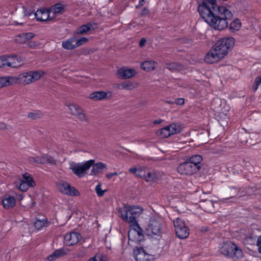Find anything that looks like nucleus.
Segmentation results:
<instances>
[{
  "label": "nucleus",
  "mask_w": 261,
  "mask_h": 261,
  "mask_svg": "<svg viewBox=\"0 0 261 261\" xmlns=\"http://www.w3.org/2000/svg\"><path fill=\"white\" fill-rule=\"evenodd\" d=\"M197 11L205 22L217 30L227 28L228 20L233 16L226 7L217 5L216 0H201Z\"/></svg>",
  "instance_id": "nucleus-1"
},
{
  "label": "nucleus",
  "mask_w": 261,
  "mask_h": 261,
  "mask_svg": "<svg viewBox=\"0 0 261 261\" xmlns=\"http://www.w3.org/2000/svg\"><path fill=\"white\" fill-rule=\"evenodd\" d=\"M143 211V209L137 205H124L120 207L118 213L121 218L125 222L135 224L136 228L128 233L129 241L136 243H140L144 239L143 230L139 225L136 218L139 217Z\"/></svg>",
  "instance_id": "nucleus-2"
},
{
  "label": "nucleus",
  "mask_w": 261,
  "mask_h": 261,
  "mask_svg": "<svg viewBox=\"0 0 261 261\" xmlns=\"http://www.w3.org/2000/svg\"><path fill=\"white\" fill-rule=\"evenodd\" d=\"M219 251L221 254L234 260L243 257L242 250L231 241L224 242L219 247Z\"/></svg>",
  "instance_id": "nucleus-3"
},
{
  "label": "nucleus",
  "mask_w": 261,
  "mask_h": 261,
  "mask_svg": "<svg viewBox=\"0 0 261 261\" xmlns=\"http://www.w3.org/2000/svg\"><path fill=\"white\" fill-rule=\"evenodd\" d=\"M129 172L135 174L138 177L143 178L147 182H155L159 180L160 177L159 172L150 169L146 166L141 167L139 168H131L129 169Z\"/></svg>",
  "instance_id": "nucleus-4"
},
{
  "label": "nucleus",
  "mask_w": 261,
  "mask_h": 261,
  "mask_svg": "<svg viewBox=\"0 0 261 261\" xmlns=\"http://www.w3.org/2000/svg\"><path fill=\"white\" fill-rule=\"evenodd\" d=\"M235 44V40L232 37L223 38L218 40L213 47L216 51L221 54L222 57L228 53L229 50Z\"/></svg>",
  "instance_id": "nucleus-5"
},
{
  "label": "nucleus",
  "mask_w": 261,
  "mask_h": 261,
  "mask_svg": "<svg viewBox=\"0 0 261 261\" xmlns=\"http://www.w3.org/2000/svg\"><path fill=\"white\" fill-rule=\"evenodd\" d=\"M94 163V160H89L84 163H73L69 167L72 172L79 176L82 177L85 175L87 171H88Z\"/></svg>",
  "instance_id": "nucleus-6"
},
{
  "label": "nucleus",
  "mask_w": 261,
  "mask_h": 261,
  "mask_svg": "<svg viewBox=\"0 0 261 261\" xmlns=\"http://www.w3.org/2000/svg\"><path fill=\"white\" fill-rule=\"evenodd\" d=\"M44 73V72L38 70L23 72L19 74L17 76H15L17 79L15 83L21 82L23 80L24 84H29L39 80Z\"/></svg>",
  "instance_id": "nucleus-7"
},
{
  "label": "nucleus",
  "mask_w": 261,
  "mask_h": 261,
  "mask_svg": "<svg viewBox=\"0 0 261 261\" xmlns=\"http://www.w3.org/2000/svg\"><path fill=\"white\" fill-rule=\"evenodd\" d=\"M176 236L181 239H186L190 234V229L185 221L180 218H176L173 221Z\"/></svg>",
  "instance_id": "nucleus-8"
},
{
  "label": "nucleus",
  "mask_w": 261,
  "mask_h": 261,
  "mask_svg": "<svg viewBox=\"0 0 261 261\" xmlns=\"http://www.w3.org/2000/svg\"><path fill=\"white\" fill-rule=\"evenodd\" d=\"M162 224L160 220L154 216L150 217L148 226L146 228V233L149 236H159L161 233Z\"/></svg>",
  "instance_id": "nucleus-9"
},
{
  "label": "nucleus",
  "mask_w": 261,
  "mask_h": 261,
  "mask_svg": "<svg viewBox=\"0 0 261 261\" xmlns=\"http://www.w3.org/2000/svg\"><path fill=\"white\" fill-rule=\"evenodd\" d=\"M58 189L62 193L69 195L70 196H77L79 192L74 187H71L70 185L64 181L60 180L57 183Z\"/></svg>",
  "instance_id": "nucleus-10"
},
{
  "label": "nucleus",
  "mask_w": 261,
  "mask_h": 261,
  "mask_svg": "<svg viewBox=\"0 0 261 261\" xmlns=\"http://www.w3.org/2000/svg\"><path fill=\"white\" fill-rule=\"evenodd\" d=\"M29 161L31 163L40 164H56V161L53 156L47 154H41L36 156H30Z\"/></svg>",
  "instance_id": "nucleus-11"
},
{
  "label": "nucleus",
  "mask_w": 261,
  "mask_h": 261,
  "mask_svg": "<svg viewBox=\"0 0 261 261\" xmlns=\"http://www.w3.org/2000/svg\"><path fill=\"white\" fill-rule=\"evenodd\" d=\"M134 253L136 261H154V255L147 253L142 247L134 249Z\"/></svg>",
  "instance_id": "nucleus-12"
},
{
  "label": "nucleus",
  "mask_w": 261,
  "mask_h": 261,
  "mask_svg": "<svg viewBox=\"0 0 261 261\" xmlns=\"http://www.w3.org/2000/svg\"><path fill=\"white\" fill-rule=\"evenodd\" d=\"M198 170L188 160L180 164L177 167V171L180 174L191 175Z\"/></svg>",
  "instance_id": "nucleus-13"
},
{
  "label": "nucleus",
  "mask_w": 261,
  "mask_h": 261,
  "mask_svg": "<svg viewBox=\"0 0 261 261\" xmlns=\"http://www.w3.org/2000/svg\"><path fill=\"white\" fill-rule=\"evenodd\" d=\"M34 16L37 21H47L54 20V16H51L50 10L48 9H38L35 13Z\"/></svg>",
  "instance_id": "nucleus-14"
},
{
  "label": "nucleus",
  "mask_w": 261,
  "mask_h": 261,
  "mask_svg": "<svg viewBox=\"0 0 261 261\" xmlns=\"http://www.w3.org/2000/svg\"><path fill=\"white\" fill-rule=\"evenodd\" d=\"M82 239L81 234L79 232L73 231L67 233L64 237V243L65 245L71 246L77 244Z\"/></svg>",
  "instance_id": "nucleus-15"
},
{
  "label": "nucleus",
  "mask_w": 261,
  "mask_h": 261,
  "mask_svg": "<svg viewBox=\"0 0 261 261\" xmlns=\"http://www.w3.org/2000/svg\"><path fill=\"white\" fill-rule=\"evenodd\" d=\"M68 108L71 113L80 120L84 122L88 121L86 116L83 113L82 109L77 105L75 103L70 104Z\"/></svg>",
  "instance_id": "nucleus-16"
},
{
  "label": "nucleus",
  "mask_w": 261,
  "mask_h": 261,
  "mask_svg": "<svg viewBox=\"0 0 261 261\" xmlns=\"http://www.w3.org/2000/svg\"><path fill=\"white\" fill-rule=\"evenodd\" d=\"M258 237L254 231L248 232L243 235L242 242L245 245H255Z\"/></svg>",
  "instance_id": "nucleus-17"
},
{
  "label": "nucleus",
  "mask_w": 261,
  "mask_h": 261,
  "mask_svg": "<svg viewBox=\"0 0 261 261\" xmlns=\"http://www.w3.org/2000/svg\"><path fill=\"white\" fill-rule=\"evenodd\" d=\"M221 55L212 48L205 55L204 61L207 63L213 64L223 58Z\"/></svg>",
  "instance_id": "nucleus-18"
},
{
  "label": "nucleus",
  "mask_w": 261,
  "mask_h": 261,
  "mask_svg": "<svg viewBox=\"0 0 261 261\" xmlns=\"http://www.w3.org/2000/svg\"><path fill=\"white\" fill-rule=\"evenodd\" d=\"M136 72L133 69H126L122 67L117 70V74L119 79H127L135 75Z\"/></svg>",
  "instance_id": "nucleus-19"
},
{
  "label": "nucleus",
  "mask_w": 261,
  "mask_h": 261,
  "mask_svg": "<svg viewBox=\"0 0 261 261\" xmlns=\"http://www.w3.org/2000/svg\"><path fill=\"white\" fill-rule=\"evenodd\" d=\"M3 207L6 209H10L16 205V199L14 196L5 195L2 200Z\"/></svg>",
  "instance_id": "nucleus-20"
},
{
  "label": "nucleus",
  "mask_w": 261,
  "mask_h": 261,
  "mask_svg": "<svg viewBox=\"0 0 261 261\" xmlns=\"http://www.w3.org/2000/svg\"><path fill=\"white\" fill-rule=\"evenodd\" d=\"M68 249H65L64 248L56 249L47 256V259L48 261H54L59 257L66 255L68 253Z\"/></svg>",
  "instance_id": "nucleus-21"
},
{
  "label": "nucleus",
  "mask_w": 261,
  "mask_h": 261,
  "mask_svg": "<svg viewBox=\"0 0 261 261\" xmlns=\"http://www.w3.org/2000/svg\"><path fill=\"white\" fill-rule=\"evenodd\" d=\"M92 167L90 175L96 176L99 173H102V170L107 168L106 164L102 162H98L95 164V162L91 166Z\"/></svg>",
  "instance_id": "nucleus-22"
},
{
  "label": "nucleus",
  "mask_w": 261,
  "mask_h": 261,
  "mask_svg": "<svg viewBox=\"0 0 261 261\" xmlns=\"http://www.w3.org/2000/svg\"><path fill=\"white\" fill-rule=\"evenodd\" d=\"M17 79L14 76H7L0 77V88L15 84Z\"/></svg>",
  "instance_id": "nucleus-23"
},
{
  "label": "nucleus",
  "mask_w": 261,
  "mask_h": 261,
  "mask_svg": "<svg viewBox=\"0 0 261 261\" xmlns=\"http://www.w3.org/2000/svg\"><path fill=\"white\" fill-rule=\"evenodd\" d=\"M65 5L61 3H57L54 5L50 9V14L51 16H54V19L57 15L62 14L64 12Z\"/></svg>",
  "instance_id": "nucleus-24"
},
{
  "label": "nucleus",
  "mask_w": 261,
  "mask_h": 261,
  "mask_svg": "<svg viewBox=\"0 0 261 261\" xmlns=\"http://www.w3.org/2000/svg\"><path fill=\"white\" fill-rule=\"evenodd\" d=\"M202 157L199 154H195L191 156L189 159L187 160L192 165L197 168L198 170H200L201 168V161H202Z\"/></svg>",
  "instance_id": "nucleus-25"
},
{
  "label": "nucleus",
  "mask_w": 261,
  "mask_h": 261,
  "mask_svg": "<svg viewBox=\"0 0 261 261\" xmlns=\"http://www.w3.org/2000/svg\"><path fill=\"white\" fill-rule=\"evenodd\" d=\"M157 63L152 60H147L142 62L140 64V67L142 69L146 71H150L154 70Z\"/></svg>",
  "instance_id": "nucleus-26"
},
{
  "label": "nucleus",
  "mask_w": 261,
  "mask_h": 261,
  "mask_svg": "<svg viewBox=\"0 0 261 261\" xmlns=\"http://www.w3.org/2000/svg\"><path fill=\"white\" fill-rule=\"evenodd\" d=\"M76 41L75 36L69 38L67 40L62 41V46L64 49L67 50H72L76 48L75 44H73Z\"/></svg>",
  "instance_id": "nucleus-27"
},
{
  "label": "nucleus",
  "mask_w": 261,
  "mask_h": 261,
  "mask_svg": "<svg viewBox=\"0 0 261 261\" xmlns=\"http://www.w3.org/2000/svg\"><path fill=\"white\" fill-rule=\"evenodd\" d=\"M91 27L92 24L91 23L83 24L77 28L74 32V35H83L90 31Z\"/></svg>",
  "instance_id": "nucleus-28"
},
{
  "label": "nucleus",
  "mask_w": 261,
  "mask_h": 261,
  "mask_svg": "<svg viewBox=\"0 0 261 261\" xmlns=\"http://www.w3.org/2000/svg\"><path fill=\"white\" fill-rule=\"evenodd\" d=\"M107 96V93L104 91H96L89 95V98L94 100H102Z\"/></svg>",
  "instance_id": "nucleus-29"
},
{
  "label": "nucleus",
  "mask_w": 261,
  "mask_h": 261,
  "mask_svg": "<svg viewBox=\"0 0 261 261\" xmlns=\"http://www.w3.org/2000/svg\"><path fill=\"white\" fill-rule=\"evenodd\" d=\"M13 59V55L8 56H5V60L7 67L18 68L20 67L19 62L17 61L16 63L14 62Z\"/></svg>",
  "instance_id": "nucleus-30"
},
{
  "label": "nucleus",
  "mask_w": 261,
  "mask_h": 261,
  "mask_svg": "<svg viewBox=\"0 0 261 261\" xmlns=\"http://www.w3.org/2000/svg\"><path fill=\"white\" fill-rule=\"evenodd\" d=\"M241 27V22L238 19L230 22L229 25V29L231 32H234L238 31Z\"/></svg>",
  "instance_id": "nucleus-31"
},
{
  "label": "nucleus",
  "mask_w": 261,
  "mask_h": 261,
  "mask_svg": "<svg viewBox=\"0 0 261 261\" xmlns=\"http://www.w3.org/2000/svg\"><path fill=\"white\" fill-rule=\"evenodd\" d=\"M170 132L171 135L177 134L181 130L180 124L178 123H173L167 126Z\"/></svg>",
  "instance_id": "nucleus-32"
},
{
  "label": "nucleus",
  "mask_w": 261,
  "mask_h": 261,
  "mask_svg": "<svg viewBox=\"0 0 261 261\" xmlns=\"http://www.w3.org/2000/svg\"><path fill=\"white\" fill-rule=\"evenodd\" d=\"M48 223V221L46 218L43 219L42 220L37 219L34 223V227L38 230H40L43 228L44 226H45V224Z\"/></svg>",
  "instance_id": "nucleus-33"
},
{
  "label": "nucleus",
  "mask_w": 261,
  "mask_h": 261,
  "mask_svg": "<svg viewBox=\"0 0 261 261\" xmlns=\"http://www.w3.org/2000/svg\"><path fill=\"white\" fill-rule=\"evenodd\" d=\"M158 134L162 137L165 138H168L171 135L167 126L159 129L158 132Z\"/></svg>",
  "instance_id": "nucleus-34"
},
{
  "label": "nucleus",
  "mask_w": 261,
  "mask_h": 261,
  "mask_svg": "<svg viewBox=\"0 0 261 261\" xmlns=\"http://www.w3.org/2000/svg\"><path fill=\"white\" fill-rule=\"evenodd\" d=\"M23 181H25L27 183L31 184L34 187L35 186V183L31 175L29 173H25L22 175Z\"/></svg>",
  "instance_id": "nucleus-35"
},
{
  "label": "nucleus",
  "mask_w": 261,
  "mask_h": 261,
  "mask_svg": "<svg viewBox=\"0 0 261 261\" xmlns=\"http://www.w3.org/2000/svg\"><path fill=\"white\" fill-rule=\"evenodd\" d=\"M34 186L31 185V184L27 183L25 181H23L22 180H20V184L18 187V189L23 192L27 191L30 187H33Z\"/></svg>",
  "instance_id": "nucleus-36"
},
{
  "label": "nucleus",
  "mask_w": 261,
  "mask_h": 261,
  "mask_svg": "<svg viewBox=\"0 0 261 261\" xmlns=\"http://www.w3.org/2000/svg\"><path fill=\"white\" fill-rule=\"evenodd\" d=\"M87 261H106V259L105 255L97 253L94 256L89 258Z\"/></svg>",
  "instance_id": "nucleus-37"
},
{
  "label": "nucleus",
  "mask_w": 261,
  "mask_h": 261,
  "mask_svg": "<svg viewBox=\"0 0 261 261\" xmlns=\"http://www.w3.org/2000/svg\"><path fill=\"white\" fill-rule=\"evenodd\" d=\"M122 89L133 90L135 87L133 84L129 81H126L122 83Z\"/></svg>",
  "instance_id": "nucleus-38"
},
{
  "label": "nucleus",
  "mask_w": 261,
  "mask_h": 261,
  "mask_svg": "<svg viewBox=\"0 0 261 261\" xmlns=\"http://www.w3.org/2000/svg\"><path fill=\"white\" fill-rule=\"evenodd\" d=\"M203 201L205 202V206H206V208L209 211H212L214 210V204L215 202L214 201L211 200H203Z\"/></svg>",
  "instance_id": "nucleus-39"
},
{
  "label": "nucleus",
  "mask_w": 261,
  "mask_h": 261,
  "mask_svg": "<svg viewBox=\"0 0 261 261\" xmlns=\"http://www.w3.org/2000/svg\"><path fill=\"white\" fill-rule=\"evenodd\" d=\"M42 114L40 111L30 112L28 114V117L33 119H36L42 117Z\"/></svg>",
  "instance_id": "nucleus-40"
},
{
  "label": "nucleus",
  "mask_w": 261,
  "mask_h": 261,
  "mask_svg": "<svg viewBox=\"0 0 261 261\" xmlns=\"http://www.w3.org/2000/svg\"><path fill=\"white\" fill-rule=\"evenodd\" d=\"M95 192L98 197H102L103 196L106 190H102L101 189V185L100 184H97L95 188Z\"/></svg>",
  "instance_id": "nucleus-41"
},
{
  "label": "nucleus",
  "mask_w": 261,
  "mask_h": 261,
  "mask_svg": "<svg viewBox=\"0 0 261 261\" xmlns=\"http://www.w3.org/2000/svg\"><path fill=\"white\" fill-rule=\"evenodd\" d=\"M167 68L173 72L179 70L180 69V66L175 63H172L167 65Z\"/></svg>",
  "instance_id": "nucleus-42"
},
{
  "label": "nucleus",
  "mask_w": 261,
  "mask_h": 261,
  "mask_svg": "<svg viewBox=\"0 0 261 261\" xmlns=\"http://www.w3.org/2000/svg\"><path fill=\"white\" fill-rule=\"evenodd\" d=\"M237 196H238V194L230 197L222 198L220 201L223 203H227L228 204H229L230 203L234 202V200L236 199Z\"/></svg>",
  "instance_id": "nucleus-43"
},
{
  "label": "nucleus",
  "mask_w": 261,
  "mask_h": 261,
  "mask_svg": "<svg viewBox=\"0 0 261 261\" xmlns=\"http://www.w3.org/2000/svg\"><path fill=\"white\" fill-rule=\"evenodd\" d=\"M88 41V39L86 37H82L77 40H76V43H75L76 48L83 45Z\"/></svg>",
  "instance_id": "nucleus-44"
},
{
  "label": "nucleus",
  "mask_w": 261,
  "mask_h": 261,
  "mask_svg": "<svg viewBox=\"0 0 261 261\" xmlns=\"http://www.w3.org/2000/svg\"><path fill=\"white\" fill-rule=\"evenodd\" d=\"M15 41L17 43L22 44L27 42V40L24 37V35L23 34V33H22L16 36L15 38Z\"/></svg>",
  "instance_id": "nucleus-45"
},
{
  "label": "nucleus",
  "mask_w": 261,
  "mask_h": 261,
  "mask_svg": "<svg viewBox=\"0 0 261 261\" xmlns=\"http://www.w3.org/2000/svg\"><path fill=\"white\" fill-rule=\"evenodd\" d=\"M23 15L25 17L31 16L33 13V11L31 9L26 8L24 6H22Z\"/></svg>",
  "instance_id": "nucleus-46"
},
{
  "label": "nucleus",
  "mask_w": 261,
  "mask_h": 261,
  "mask_svg": "<svg viewBox=\"0 0 261 261\" xmlns=\"http://www.w3.org/2000/svg\"><path fill=\"white\" fill-rule=\"evenodd\" d=\"M0 68H7L5 56H0Z\"/></svg>",
  "instance_id": "nucleus-47"
},
{
  "label": "nucleus",
  "mask_w": 261,
  "mask_h": 261,
  "mask_svg": "<svg viewBox=\"0 0 261 261\" xmlns=\"http://www.w3.org/2000/svg\"><path fill=\"white\" fill-rule=\"evenodd\" d=\"M174 102L177 105L181 106L185 103V99L182 98H176L174 99Z\"/></svg>",
  "instance_id": "nucleus-48"
},
{
  "label": "nucleus",
  "mask_w": 261,
  "mask_h": 261,
  "mask_svg": "<svg viewBox=\"0 0 261 261\" xmlns=\"http://www.w3.org/2000/svg\"><path fill=\"white\" fill-rule=\"evenodd\" d=\"M23 34L24 35L27 41L33 38L35 36L34 34L31 32L23 33Z\"/></svg>",
  "instance_id": "nucleus-49"
},
{
  "label": "nucleus",
  "mask_w": 261,
  "mask_h": 261,
  "mask_svg": "<svg viewBox=\"0 0 261 261\" xmlns=\"http://www.w3.org/2000/svg\"><path fill=\"white\" fill-rule=\"evenodd\" d=\"M13 61L16 62H19L20 64V67L23 64V61L21 60V58L17 55H13Z\"/></svg>",
  "instance_id": "nucleus-50"
},
{
  "label": "nucleus",
  "mask_w": 261,
  "mask_h": 261,
  "mask_svg": "<svg viewBox=\"0 0 261 261\" xmlns=\"http://www.w3.org/2000/svg\"><path fill=\"white\" fill-rule=\"evenodd\" d=\"M256 245L258 247V252L261 254V236L257 238Z\"/></svg>",
  "instance_id": "nucleus-51"
},
{
  "label": "nucleus",
  "mask_w": 261,
  "mask_h": 261,
  "mask_svg": "<svg viewBox=\"0 0 261 261\" xmlns=\"http://www.w3.org/2000/svg\"><path fill=\"white\" fill-rule=\"evenodd\" d=\"M149 14V11L146 8H143L141 11L140 14L142 16L147 15Z\"/></svg>",
  "instance_id": "nucleus-52"
},
{
  "label": "nucleus",
  "mask_w": 261,
  "mask_h": 261,
  "mask_svg": "<svg viewBox=\"0 0 261 261\" xmlns=\"http://www.w3.org/2000/svg\"><path fill=\"white\" fill-rule=\"evenodd\" d=\"M200 230L201 232H206L210 230V228L207 226H203L200 228Z\"/></svg>",
  "instance_id": "nucleus-53"
},
{
  "label": "nucleus",
  "mask_w": 261,
  "mask_h": 261,
  "mask_svg": "<svg viewBox=\"0 0 261 261\" xmlns=\"http://www.w3.org/2000/svg\"><path fill=\"white\" fill-rule=\"evenodd\" d=\"M146 42V39L145 38H142L139 41V45L140 47H143Z\"/></svg>",
  "instance_id": "nucleus-54"
},
{
  "label": "nucleus",
  "mask_w": 261,
  "mask_h": 261,
  "mask_svg": "<svg viewBox=\"0 0 261 261\" xmlns=\"http://www.w3.org/2000/svg\"><path fill=\"white\" fill-rule=\"evenodd\" d=\"M119 174L116 172H113V173H108V174H106V177L107 178H108V179H110L114 175H118Z\"/></svg>",
  "instance_id": "nucleus-55"
},
{
  "label": "nucleus",
  "mask_w": 261,
  "mask_h": 261,
  "mask_svg": "<svg viewBox=\"0 0 261 261\" xmlns=\"http://www.w3.org/2000/svg\"><path fill=\"white\" fill-rule=\"evenodd\" d=\"M147 2V0H140L139 1V4L136 6V8H138L142 6H143L144 4Z\"/></svg>",
  "instance_id": "nucleus-56"
},
{
  "label": "nucleus",
  "mask_w": 261,
  "mask_h": 261,
  "mask_svg": "<svg viewBox=\"0 0 261 261\" xmlns=\"http://www.w3.org/2000/svg\"><path fill=\"white\" fill-rule=\"evenodd\" d=\"M254 82L259 85L261 84V75L257 76L255 78Z\"/></svg>",
  "instance_id": "nucleus-57"
},
{
  "label": "nucleus",
  "mask_w": 261,
  "mask_h": 261,
  "mask_svg": "<svg viewBox=\"0 0 261 261\" xmlns=\"http://www.w3.org/2000/svg\"><path fill=\"white\" fill-rule=\"evenodd\" d=\"M122 83L121 84H116L114 85V87L116 89L122 90Z\"/></svg>",
  "instance_id": "nucleus-58"
},
{
  "label": "nucleus",
  "mask_w": 261,
  "mask_h": 261,
  "mask_svg": "<svg viewBox=\"0 0 261 261\" xmlns=\"http://www.w3.org/2000/svg\"><path fill=\"white\" fill-rule=\"evenodd\" d=\"M259 85H258L257 83H256L255 82L252 86V89L254 91H256L259 87Z\"/></svg>",
  "instance_id": "nucleus-59"
},
{
  "label": "nucleus",
  "mask_w": 261,
  "mask_h": 261,
  "mask_svg": "<svg viewBox=\"0 0 261 261\" xmlns=\"http://www.w3.org/2000/svg\"><path fill=\"white\" fill-rule=\"evenodd\" d=\"M162 121H163V120L161 119H156L153 121V124H160L162 122Z\"/></svg>",
  "instance_id": "nucleus-60"
},
{
  "label": "nucleus",
  "mask_w": 261,
  "mask_h": 261,
  "mask_svg": "<svg viewBox=\"0 0 261 261\" xmlns=\"http://www.w3.org/2000/svg\"><path fill=\"white\" fill-rule=\"evenodd\" d=\"M5 128V124L3 123H0V129H3Z\"/></svg>",
  "instance_id": "nucleus-61"
},
{
  "label": "nucleus",
  "mask_w": 261,
  "mask_h": 261,
  "mask_svg": "<svg viewBox=\"0 0 261 261\" xmlns=\"http://www.w3.org/2000/svg\"><path fill=\"white\" fill-rule=\"evenodd\" d=\"M167 102L170 104H175V103L174 102V101L168 100V101H167Z\"/></svg>",
  "instance_id": "nucleus-62"
},
{
  "label": "nucleus",
  "mask_w": 261,
  "mask_h": 261,
  "mask_svg": "<svg viewBox=\"0 0 261 261\" xmlns=\"http://www.w3.org/2000/svg\"><path fill=\"white\" fill-rule=\"evenodd\" d=\"M231 189H234V190H238V188L237 187H230Z\"/></svg>",
  "instance_id": "nucleus-63"
},
{
  "label": "nucleus",
  "mask_w": 261,
  "mask_h": 261,
  "mask_svg": "<svg viewBox=\"0 0 261 261\" xmlns=\"http://www.w3.org/2000/svg\"><path fill=\"white\" fill-rule=\"evenodd\" d=\"M23 23H19V24H22ZM17 24H18V23H17Z\"/></svg>",
  "instance_id": "nucleus-64"
}]
</instances>
